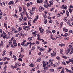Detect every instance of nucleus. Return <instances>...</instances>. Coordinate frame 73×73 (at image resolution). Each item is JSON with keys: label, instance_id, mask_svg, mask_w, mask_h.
Wrapping results in <instances>:
<instances>
[{"label": "nucleus", "instance_id": "1", "mask_svg": "<svg viewBox=\"0 0 73 73\" xmlns=\"http://www.w3.org/2000/svg\"><path fill=\"white\" fill-rule=\"evenodd\" d=\"M70 52V49L68 48H67V50L66 51V54H68V53H69Z\"/></svg>", "mask_w": 73, "mask_h": 73}, {"label": "nucleus", "instance_id": "2", "mask_svg": "<svg viewBox=\"0 0 73 73\" xmlns=\"http://www.w3.org/2000/svg\"><path fill=\"white\" fill-rule=\"evenodd\" d=\"M70 52V49L68 48H67V50L66 51V54H68V53H69Z\"/></svg>", "mask_w": 73, "mask_h": 73}, {"label": "nucleus", "instance_id": "3", "mask_svg": "<svg viewBox=\"0 0 73 73\" xmlns=\"http://www.w3.org/2000/svg\"><path fill=\"white\" fill-rule=\"evenodd\" d=\"M26 40H24L23 42L21 43V45H22V46H23L25 44V42H26Z\"/></svg>", "mask_w": 73, "mask_h": 73}, {"label": "nucleus", "instance_id": "4", "mask_svg": "<svg viewBox=\"0 0 73 73\" xmlns=\"http://www.w3.org/2000/svg\"><path fill=\"white\" fill-rule=\"evenodd\" d=\"M43 1L42 0H37V3H40V4H41V3H42Z\"/></svg>", "mask_w": 73, "mask_h": 73}, {"label": "nucleus", "instance_id": "5", "mask_svg": "<svg viewBox=\"0 0 73 73\" xmlns=\"http://www.w3.org/2000/svg\"><path fill=\"white\" fill-rule=\"evenodd\" d=\"M56 53L55 52L54 53H52L51 54V57H54V56H56Z\"/></svg>", "mask_w": 73, "mask_h": 73}, {"label": "nucleus", "instance_id": "6", "mask_svg": "<svg viewBox=\"0 0 73 73\" xmlns=\"http://www.w3.org/2000/svg\"><path fill=\"white\" fill-rule=\"evenodd\" d=\"M36 33H37V32L35 31L34 32L32 33V35H34V36L35 37H36V35H37V34H36Z\"/></svg>", "mask_w": 73, "mask_h": 73}, {"label": "nucleus", "instance_id": "7", "mask_svg": "<svg viewBox=\"0 0 73 73\" xmlns=\"http://www.w3.org/2000/svg\"><path fill=\"white\" fill-rule=\"evenodd\" d=\"M9 5H11V4H14V3L13 1H11L8 3Z\"/></svg>", "mask_w": 73, "mask_h": 73}, {"label": "nucleus", "instance_id": "8", "mask_svg": "<svg viewBox=\"0 0 73 73\" xmlns=\"http://www.w3.org/2000/svg\"><path fill=\"white\" fill-rule=\"evenodd\" d=\"M66 13L67 15V17H69V12H68V10H66Z\"/></svg>", "mask_w": 73, "mask_h": 73}, {"label": "nucleus", "instance_id": "9", "mask_svg": "<svg viewBox=\"0 0 73 73\" xmlns=\"http://www.w3.org/2000/svg\"><path fill=\"white\" fill-rule=\"evenodd\" d=\"M39 8L40 9H41L42 11H44V8L40 6L39 7Z\"/></svg>", "mask_w": 73, "mask_h": 73}, {"label": "nucleus", "instance_id": "10", "mask_svg": "<svg viewBox=\"0 0 73 73\" xmlns=\"http://www.w3.org/2000/svg\"><path fill=\"white\" fill-rule=\"evenodd\" d=\"M30 13L31 14L30 16H32V15H33V12H32V10L30 11Z\"/></svg>", "mask_w": 73, "mask_h": 73}, {"label": "nucleus", "instance_id": "11", "mask_svg": "<svg viewBox=\"0 0 73 73\" xmlns=\"http://www.w3.org/2000/svg\"><path fill=\"white\" fill-rule=\"evenodd\" d=\"M26 28H28V26H24L23 27V29L24 30H26Z\"/></svg>", "mask_w": 73, "mask_h": 73}, {"label": "nucleus", "instance_id": "12", "mask_svg": "<svg viewBox=\"0 0 73 73\" xmlns=\"http://www.w3.org/2000/svg\"><path fill=\"white\" fill-rule=\"evenodd\" d=\"M59 45L60 46H65V44H63V43H61V44H60Z\"/></svg>", "mask_w": 73, "mask_h": 73}, {"label": "nucleus", "instance_id": "13", "mask_svg": "<svg viewBox=\"0 0 73 73\" xmlns=\"http://www.w3.org/2000/svg\"><path fill=\"white\" fill-rule=\"evenodd\" d=\"M30 43V42H27V44H26L24 45L25 47H27V46H28V44H29Z\"/></svg>", "mask_w": 73, "mask_h": 73}, {"label": "nucleus", "instance_id": "14", "mask_svg": "<svg viewBox=\"0 0 73 73\" xmlns=\"http://www.w3.org/2000/svg\"><path fill=\"white\" fill-rule=\"evenodd\" d=\"M19 12H21V11H22V8L20 6H19Z\"/></svg>", "mask_w": 73, "mask_h": 73}, {"label": "nucleus", "instance_id": "15", "mask_svg": "<svg viewBox=\"0 0 73 73\" xmlns=\"http://www.w3.org/2000/svg\"><path fill=\"white\" fill-rule=\"evenodd\" d=\"M40 52H42V51H44V48H41L40 49Z\"/></svg>", "mask_w": 73, "mask_h": 73}, {"label": "nucleus", "instance_id": "16", "mask_svg": "<svg viewBox=\"0 0 73 73\" xmlns=\"http://www.w3.org/2000/svg\"><path fill=\"white\" fill-rule=\"evenodd\" d=\"M7 37V35H4L3 36V38L4 39H5Z\"/></svg>", "mask_w": 73, "mask_h": 73}, {"label": "nucleus", "instance_id": "17", "mask_svg": "<svg viewBox=\"0 0 73 73\" xmlns=\"http://www.w3.org/2000/svg\"><path fill=\"white\" fill-rule=\"evenodd\" d=\"M22 14L21 13V17H23V16H24V14L25 13H24V12L23 11L22 12Z\"/></svg>", "mask_w": 73, "mask_h": 73}, {"label": "nucleus", "instance_id": "18", "mask_svg": "<svg viewBox=\"0 0 73 73\" xmlns=\"http://www.w3.org/2000/svg\"><path fill=\"white\" fill-rule=\"evenodd\" d=\"M37 36L38 37V38H37V39L38 40H39L40 38V35L39 34H38L37 35Z\"/></svg>", "mask_w": 73, "mask_h": 73}, {"label": "nucleus", "instance_id": "19", "mask_svg": "<svg viewBox=\"0 0 73 73\" xmlns=\"http://www.w3.org/2000/svg\"><path fill=\"white\" fill-rule=\"evenodd\" d=\"M13 57H14V61H16V59H17V58H16V56L15 55H13Z\"/></svg>", "mask_w": 73, "mask_h": 73}, {"label": "nucleus", "instance_id": "20", "mask_svg": "<svg viewBox=\"0 0 73 73\" xmlns=\"http://www.w3.org/2000/svg\"><path fill=\"white\" fill-rule=\"evenodd\" d=\"M30 66H31V67H33L34 66V65H33V64H31L29 65Z\"/></svg>", "mask_w": 73, "mask_h": 73}, {"label": "nucleus", "instance_id": "21", "mask_svg": "<svg viewBox=\"0 0 73 73\" xmlns=\"http://www.w3.org/2000/svg\"><path fill=\"white\" fill-rule=\"evenodd\" d=\"M49 3L51 5H53V2H52V1H49Z\"/></svg>", "mask_w": 73, "mask_h": 73}, {"label": "nucleus", "instance_id": "22", "mask_svg": "<svg viewBox=\"0 0 73 73\" xmlns=\"http://www.w3.org/2000/svg\"><path fill=\"white\" fill-rule=\"evenodd\" d=\"M68 36V33H65V34L63 35V37H65L66 36Z\"/></svg>", "mask_w": 73, "mask_h": 73}, {"label": "nucleus", "instance_id": "23", "mask_svg": "<svg viewBox=\"0 0 73 73\" xmlns=\"http://www.w3.org/2000/svg\"><path fill=\"white\" fill-rule=\"evenodd\" d=\"M27 17H25L24 18V20H23V21H27Z\"/></svg>", "mask_w": 73, "mask_h": 73}, {"label": "nucleus", "instance_id": "24", "mask_svg": "<svg viewBox=\"0 0 73 73\" xmlns=\"http://www.w3.org/2000/svg\"><path fill=\"white\" fill-rule=\"evenodd\" d=\"M7 59V57H3V61H5V60Z\"/></svg>", "mask_w": 73, "mask_h": 73}, {"label": "nucleus", "instance_id": "25", "mask_svg": "<svg viewBox=\"0 0 73 73\" xmlns=\"http://www.w3.org/2000/svg\"><path fill=\"white\" fill-rule=\"evenodd\" d=\"M5 50H4L3 52V54H2V56H4V55H5Z\"/></svg>", "mask_w": 73, "mask_h": 73}, {"label": "nucleus", "instance_id": "26", "mask_svg": "<svg viewBox=\"0 0 73 73\" xmlns=\"http://www.w3.org/2000/svg\"><path fill=\"white\" fill-rule=\"evenodd\" d=\"M41 61V59H40L39 58V59H37V60H36V62H40V61Z\"/></svg>", "mask_w": 73, "mask_h": 73}, {"label": "nucleus", "instance_id": "27", "mask_svg": "<svg viewBox=\"0 0 73 73\" xmlns=\"http://www.w3.org/2000/svg\"><path fill=\"white\" fill-rule=\"evenodd\" d=\"M28 40H29V41H31V40H32V37H30L28 38Z\"/></svg>", "mask_w": 73, "mask_h": 73}, {"label": "nucleus", "instance_id": "28", "mask_svg": "<svg viewBox=\"0 0 73 73\" xmlns=\"http://www.w3.org/2000/svg\"><path fill=\"white\" fill-rule=\"evenodd\" d=\"M67 19V17H65L64 19L63 20L65 21L66 22V19Z\"/></svg>", "mask_w": 73, "mask_h": 73}, {"label": "nucleus", "instance_id": "29", "mask_svg": "<svg viewBox=\"0 0 73 73\" xmlns=\"http://www.w3.org/2000/svg\"><path fill=\"white\" fill-rule=\"evenodd\" d=\"M36 70V69L35 68H33L32 70H31V72H32V71H35Z\"/></svg>", "mask_w": 73, "mask_h": 73}, {"label": "nucleus", "instance_id": "30", "mask_svg": "<svg viewBox=\"0 0 73 73\" xmlns=\"http://www.w3.org/2000/svg\"><path fill=\"white\" fill-rule=\"evenodd\" d=\"M44 24H46L47 21V20L45 19L44 20Z\"/></svg>", "mask_w": 73, "mask_h": 73}, {"label": "nucleus", "instance_id": "31", "mask_svg": "<svg viewBox=\"0 0 73 73\" xmlns=\"http://www.w3.org/2000/svg\"><path fill=\"white\" fill-rule=\"evenodd\" d=\"M23 25H27V23H23L22 24Z\"/></svg>", "mask_w": 73, "mask_h": 73}, {"label": "nucleus", "instance_id": "32", "mask_svg": "<svg viewBox=\"0 0 73 73\" xmlns=\"http://www.w3.org/2000/svg\"><path fill=\"white\" fill-rule=\"evenodd\" d=\"M31 23V22L30 21H29L28 22V24L29 25H30V26H31V24H30Z\"/></svg>", "mask_w": 73, "mask_h": 73}, {"label": "nucleus", "instance_id": "33", "mask_svg": "<svg viewBox=\"0 0 73 73\" xmlns=\"http://www.w3.org/2000/svg\"><path fill=\"white\" fill-rule=\"evenodd\" d=\"M64 69L63 68L62 70L61 71V73H64Z\"/></svg>", "mask_w": 73, "mask_h": 73}, {"label": "nucleus", "instance_id": "34", "mask_svg": "<svg viewBox=\"0 0 73 73\" xmlns=\"http://www.w3.org/2000/svg\"><path fill=\"white\" fill-rule=\"evenodd\" d=\"M50 72H54V69H51L50 70Z\"/></svg>", "mask_w": 73, "mask_h": 73}, {"label": "nucleus", "instance_id": "35", "mask_svg": "<svg viewBox=\"0 0 73 73\" xmlns=\"http://www.w3.org/2000/svg\"><path fill=\"white\" fill-rule=\"evenodd\" d=\"M11 29L12 30V31H15V28H13V27L11 28Z\"/></svg>", "mask_w": 73, "mask_h": 73}, {"label": "nucleus", "instance_id": "36", "mask_svg": "<svg viewBox=\"0 0 73 73\" xmlns=\"http://www.w3.org/2000/svg\"><path fill=\"white\" fill-rule=\"evenodd\" d=\"M44 7L45 8H48V6L46 5L45 4L44 5Z\"/></svg>", "mask_w": 73, "mask_h": 73}, {"label": "nucleus", "instance_id": "37", "mask_svg": "<svg viewBox=\"0 0 73 73\" xmlns=\"http://www.w3.org/2000/svg\"><path fill=\"white\" fill-rule=\"evenodd\" d=\"M19 34H16L15 35V37H18V35H19Z\"/></svg>", "mask_w": 73, "mask_h": 73}, {"label": "nucleus", "instance_id": "38", "mask_svg": "<svg viewBox=\"0 0 73 73\" xmlns=\"http://www.w3.org/2000/svg\"><path fill=\"white\" fill-rule=\"evenodd\" d=\"M43 17H44V19H46V14H45L44 15Z\"/></svg>", "mask_w": 73, "mask_h": 73}, {"label": "nucleus", "instance_id": "39", "mask_svg": "<svg viewBox=\"0 0 73 73\" xmlns=\"http://www.w3.org/2000/svg\"><path fill=\"white\" fill-rule=\"evenodd\" d=\"M72 44H73V43H72L71 44V45H70L69 46V48H71V47H72Z\"/></svg>", "mask_w": 73, "mask_h": 73}, {"label": "nucleus", "instance_id": "40", "mask_svg": "<svg viewBox=\"0 0 73 73\" xmlns=\"http://www.w3.org/2000/svg\"><path fill=\"white\" fill-rule=\"evenodd\" d=\"M16 40L14 39L13 42V44H15V43H16Z\"/></svg>", "mask_w": 73, "mask_h": 73}, {"label": "nucleus", "instance_id": "41", "mask_svg": "<svg viewBox=\"0 0 73 73\" xmlns=\"http://www.w3.org/2000/svg\"><path fill=\"white\" fill-rule=\"evenodd\" d=\"M68 72H69V73H73V72L72 71H71L70 70H68Z\"/></svg>", "mask_w": 73, "mask_h": 73}, {"label": "nucleus", "instance_id": "42", "mask_svg": "<svg viewBox=\"0 0 73 73\" xmlns=\"http://www.w3.org/2000/svg\"><path fill=\"white\" fill-rule=\"evenodd\" d=\"M27 7H29V6H30V5H30V4H29V3H27Z\"/></svg>", "mask_w": 73, "mask_h": 73}, {"label": "nucleus", "instance_id": "43", "mask_svg": "<svg viewBox=\"0 0 73 73\" xmlns=\"http://www.w3.org/2000/svg\"><path fill=\"white\" fill-rule=\"evenodd\" d=\"M62 65H66V64H65V62H62Z\"/></svg>", "mask_w": 73, "mask_h": 73}, {"label": "nucleus", "instance_id": "44", "mask_svg": "<svg viewBox=\"0 0 73 73\" xmlns=\"http://www.w3.org/2000/svg\"><path fill=\"white\" fill-rule=\"evenodd\" d=\"M32 11H35V8L34 7H32Z\"/></svg>", "mask_w": 73, "mask_h": 73}, {"label": "nucleus", "instance_id": "45", "mask_svg": "<svg viewBox=\"0 0 73 73\" xmlns=\"http://www.w3.org/2000/svg\"><path fill=\"white\" fill-rule=\"evenodd\" d=\"M19 22H21V21H22V19H21V18H20L19 19Z\"/></svg>", "mask_w": 73, "mask_h": 73}, {"label": "nucleus", "instance_id": "46", "mask_svg": "<svg viewBox=\"0 0 73 73\" xmlns=\"http://www.w3.org/2000/svg\"><path fill=\"white\" fill-rule=\"evenodd\" d=\"M66 5H65V7H64V9H67V8H68V7H67V6H66Z\"/></svg>", "mask_w": 73, "mask_h": 73}, {"label": "nucleus", "instance_id": "47", "mask_svg": "<svg viewBox=\"0 0 73 73\" xmlns=\"http://www.w3.org/2000/svg\"><path fill=\"white\" fill-rule=\"evenodd\" d=\"M69 11L70 12V13H72V9H70Z\"/></svg>", "mask_w": 73, "mask_h": 73}, {"label": "nucleus", "instance_id": "48", "mask_svg": "<svg viewBox=\"0 0 73 73\" xmlns=\"http://www.w3.org/2000/svg\"><path fill=\"white\" fill-rule=\"evenodd\" d=\"M23 9L25 12H26V9L25 7H23Z\"/></svg>", "mask_w": 73, "mask_h": 73}, {"label": "nucleus", "instance_id": "49", "mask_svg": "<svg viewBox=\"0 0 73 73\" xmlns=\"http://www.w3.org/2000/svg\"><path fill=\"white\" fill-rule=\"evenodd\" d=\"M54 9V8L53 7L52 8H51V9H50L51 12H52V11Z\"/></svg>", "mask_w": 73, "mask_h": 73}, {"label": "nucleus", "instance_id": "50", "mask_svg": "<svg viewBox=\"0 0 73 73\" xmlns=\"http://www.w3.org/2000/svg\"><path fill=\"white\" fill-rule=\"evenodd\" d=\"M0 12H1V13L0 14V15H3V12H2V11H1V10H0Z\"/></svg>", "mask_w": 73, "mask_h": 73}, {"label": "nucleus", "instance_id": "51", "mask_svg": "<svg viewBox=\"0 0 73 73\" xmlns=\"http://www.w3.org/2000/svg\"><path fill=\"white\" fill-rule=\"evenodd\" d=\"M44 70H47V69H48V67H45L44 68Z\"/></svg>", "mask_w": 73, "mask_h": 73}, {"label": "nucleus", "instance_id": "52", "mask_svg": "<svg viewBox=\"0 0 73 73\" xmlns=\"http://www.w3.org/2000/svg\"><path fill=\"white\" fill-rule=\"evenodd\" d=\"M14 38L13 37H12V38H11V40H11V41H12V40L13 41L14 40Z\"/></svg>", "mask_w": 73, "mask_h": 73}, {"label": "nucleus", "instance_id": "53", "mask_svg": "<svg viewBox=\"0 0 73 73\" xmlns=\"http://www.w3.org/2000/svg\"><path fill=\"white\" fill-rule=\"evenodd\" d=\"M53 33H54L56 32V31L55 30H53L52 31Z\"/></svg>", "mask_w": 73, "mask_h": 73}, {"label": "nucleus", "instance_id": "54", "mask_svg": "<svg viewBox=\"0 0 73 73\" xmlns=\"http://www.w3.org/2000/svg\"><path fill=\"white\" fill-rule=\"evenodd\" d=\"M18 60H19V61H22V59L21 58H19L18 59Z\"/></svg>", "mask_w": 73, "mask_h": 73}, {"label": "nucleus", "instance_id": "55", "mask_svg": "<svg viewBox=\"0 0 73 73\" xmlns=\"http://www.w3.org/2000/svg\"><path fill=\"white\" fill-rule=\"evenodd\" d=\"M41 33H42L44 32V29H42L41 31H40Z\"/></svg>", "mask_w": 73, "mask_h": 73}, {"label": "nucleus", "instance_id": "56", "mask_svg": "<svg viewBox=\"0 0 73 73\" xmlns=\"http://www.w3.org/2000/svg\"><path fill=\"white\" fill-rule=\"evenodd\" d=\"M73 50H72L71 52L70 53V54H72L73 53Z\"/></svg>", "mask_w": 73, "mask_h": 73}, {"label": "nucleus", "instance_id": "57", "mask_svg": "<svg viewBox=\"0 0 73 73\" xmlns=\"http://www.w3.org/2000/svg\"><path fill=\"white\" fill-rule=\"evenodd\" d=\"M35 49H36V47H34V48L33 47L32 48H31V50H34Z\"/></svg>", "mask_w": 73, "mask_h": 73}, {"label": "nucleus", "instance_id": "58", "mask_svg": "<svg viewBox=\"0 0 73 73\" xmlns=\"http://www.w3.org/2000/svg\"><path fill=\"white\" fill-rule=\"evenodd\" d=\"M56 58L58 60L60 59V57L59 56H57L56 57Z\"/></svg>", "mask_w": 73, "mask_h": 73}, {"label": "nucleus", "instance_id": "59", "mask_svg": "<svg viewBox=\"0 0 73 73\" xmlns=\"http://www.w3.org/2000/svg\"><path fill=\"white\" fill-rule=\"evenodd\" d=\"M19 30L20 31H21V30H22V29H21V27H19Z\"/></svg>", "mask_w": 73, "mask_h": 73}, {"label": "nucleus", "instance_id": "60", "mask_svg": "<svg viewBox=\"0 0 73 73\" xmlns=\"http://www.w3.org/2000/svg\"><path fill=\"white\" fill-rule=\"evenodd\" d=\"M13 44L14 45V46H16L17 45V43H14Z\"/></svg>", "mask_w": 73, "mask_h": 73}, {"label": "nucleus", "instance_id": "61", "mask_svg": "<svg viewBox=\"0 0 73 73\" xmlns=\"http://www.w3.org/2000/svg\"><path fill=\"white\" fill-rule=\"evenodd\" d=\"M44 3L45 4H48V1H45L44 2Z\"/></svg>", "mask_w": 73, "mask_h": 73}, {"label": "nucleus", "instance_id": "62", "mask_svg": "<svg viewBox=\"0 0 73 73\" xmlns=\"http://www.w3.org/2000/svg\"><path fill=\"white\" fill-rule=\"evenodd\" d=\"M29 54H31V50H29Z\"/></svg>", "mask_w": 73, "mask_h": 73}, {"label": "nucleus", "instance_id": "63", "mask_svg": "<svg viewBox=\"0 0 73 73\" xmlns=\"http://www.w3.org/2000/svg\"><path fill=\"white\" fill-rule=\"evenodd\" d=\"M63 51H64V50H63L62 49H60V52H63Z\"/></svg>", "mask_w": 73, "mask_h": 73}, {"label": "nucleus", "instance_id": "64", "mask_svg": "<svg viewBox=\"0 0 73 73\" xmlns=\"http://www.w3.org/2000/svg\"><path fill=\"white\" fill-rule=\"evenodd\" d=\"M36 44H39V42L38 41H36Z\"/></svg>", "mask_w": 73, "mask_h": 73}]
</instances>
